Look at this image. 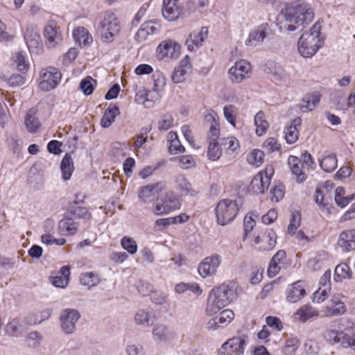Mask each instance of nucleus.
<instances>
[{
  "label": "nucleus",
  "instance_id": "obj_1",
  "mask_svg": "<svg viewBox=\"0 0 355 355\" xmlns=\"http://www.w3.org/2000/svg\"><path fill=\"white\" fill-rule=\"evenodd\" d=\"M281 16L283 20L280 22V28L294 31L311 21L314 12L309 3L302 0H297L283 10Z\"/></svg>",
  "mask_w": 355,
  "mask_h": 355
},
{
  "label": "nucleus",
  "instance_id": "obj_2",
  "mask_svg": "<svg viewBox=\"0 0 355 355\" xmlns=\"http://www.w3.org/2000/svg\"><path fill=\"white\" fill-rule=\"evenodd\" d=\"M236 297L235 291L227 284L212 288L205 309L207 315H212L227 306Z\"/></svg>",
  "mask_w": 355,
  "mask_h": 355
},
{
  "label": "nucleus",
  "instance_id": "obj_3",
  "mask_svg": "<svg viewBox=\"0 0 355 355\" xmlns=\"http://www.w3.org/2000/svg\"><path fill=\"white\" fill-rule=\"evenodd\" d=\"M320 24L315 23L309 31L301 35L298 42V50L303 57H312L322 46L320 39Z\"/></svg>",
  "mask_w": 355,
  "mask_h": 355
},
{
  "label": "nucleus",
  "instance_id": "obj_4",
  "mask_svg": "<svg viewBox=\"0 0 355 355\" xmlns=\"http://www.w3.org/2000/svg\"><path fill=\"white\" fill-rule=\"evenodd\" d=\"M97 33L103 42L110 43L120 31V25L116 15L110 11L103 13L100 17Z\"/></svg>",
  "mask_w": 355,
  "mask_h": 355
},
{
  "label": "nucleus",
  "instance_id": "obj_5",
  "mask_svg": "<svg viewBox=\"0 0 355 355\" xmlns=\"http://www.w3.org/2000/svg\"><path fill=\"white\" fill-rule=\"evenodd\" d=\"M215 211L218 223L225 225L232 222L237 215L239 204L236 200H222L218 203Z\"/></svg>",
  "mask_w": 355,
  "mask_h": 355
},
{
  "label": "nucleus",
  "instance_id": "obj_6",
  "mask_svg": "<svg viewBox=\"0 0 355 355\" xmlns=\"http://www.w3.org/2000/svg\"><path fill=\"white\" fill-rule=\"evenodd\" d=\"M61 78L60 70L54 67L42 69L40 73L39 87L42 91H51L58 86Z\"/></svg>",
  "mask_w": 355,
  "mask_h": 355
},
{
  "label": "nucleus",
  "instance_id": "obj_7",
  "mask_svg": "<svg viewBox=\"0 0 355 355\" xmlns=\"http://www.w3.org/2000/svg\"><path fill=\"white\" fill-rule=\"evenodd\" d=\"M80 318V313L76 309H65L60 312V322L62 330L66 334L75 332L77 322Z\"/></svg>",
  "mask_w": 355,
  "mask_h": 355
},
{
  "label": "nucleus",
  "instance_id": "obj_8",
  "mask_svg": "<svg viewBox=\"0 0 355 355\" xmlns=\"http://www.w3.org/2000/svg\"><path fill=\"white\" fill-rule=\"evenodd\" d=\"M273 174V169L270 166L265 172H259L251 180L249 189L257 194H262L268 189L270 178Z\"/></svg>",
  "mask_w": 355,
  "mask_h": 355
},
{
  "label": "nucleus",
  "instance_id": "obj_9",
  "mask_svg": "<svg viewBox=\"0 0 355 355\" xmlns=\"http://www.w3.org/2000/svg\"><path fill=\"white\" fill-rule=\"evenodd\" d=\"M251 73L250 63L243 60L236 62L228 71L229 78L234 83H239L249 78Z\"/></svg>",
  "mask_w": 355,
  "mask_h": 355
},
{
  "label": "nucleus",
  "instance_id": "obj_10",
  "mask_svg": "<svg viewBox=\"0 0 355 355\" xmlns=\"http://www.w3.org/2000/svg\"><path fill=\"white\" fill-rule=\"evenodd\" d=\"M162 204L157 203L153 210L156 215L168 214L170 211L178 209L180 207L178 198L173 191H167L162 199Z\"/></svg>",
  "mask_w": 355,
  "mask_h": 355
},
{
  "label": "nucleus",
  "instance_id": "obj_11",
  "mask_svg": "<svg viewBox=\"0 0 355 355\" xmlns=\"http://www.w3.org/2000/svg\"><path fill=\"white\" fill-rule=\"evenodd\" d=\"M220 257L218 254H213L205 258L198 265V270L200 275L205 278L214 275L220 264Z\"/></svg>",
  "mask_w": 355,
  "mask_h": 355
},
{
  "label": "nucleus",
  "instance_id": "obj_12",
  "mask_svg": "<svg viewBox=\"0 0 355 355\" xmlns=\"http://www.w3.org/2000/svg\"><path fill=\"white\" fill-rule=\"evenodd\" d=\"M44 36L46 40V43L49 48H54L62 40L60 28L54 21H48L44 30Z\"/></svg>",
  "mask_w": 355,
  "mask_h": 355
},
{
  "label": "nucleus",
  "instance_id": "obj_13",
  "mask_svg": "<svg viewBox=\"0 0 355 355\" xmlns=\"http://www.w3.org/2000/svg\"><path fill=\"white\" fill-rule=\"evenodd\" d=\"M245 344L244 338L234 337L222 345L220 354L227 352L228 355H242L244 352Z\"/></svg>",
  "mask_w": 355,
  "mask_h": 355
},
{
  "label": "nucleus",
  "instance_id": "obj_14",
  "mask_svg": "<svg viewBox=\"0 0 355 355\" xmlns=\"http://www.w3.org/2000/svg\"><path fill=\"white\" fill-rule=\"evenodd\" d=\"M180 46L172 40L162 42L157 49V56L160 59L177 58L180 54Z\"/></svg>",
  "mask_w": 355,
  "mask_h": 355
},
{
  "label": "nucleus",
  "instance_id": "obj_15",
  "mask_svg": "<svg viewBox=\"0 0 355 355\" xmlns=\"http://www.w3.org/2000/svg\"><path fill=\"white\" fill-rule=\"evenodd\" d=\"M174 336L173 331L164 324H156L152 329V337L156 343H168Z\"/></svg>",
  "mask_w": 355,
  "mask_h": 355
},
{
  "label": "nucleus",
  "instance_id": "obj_16",
  "mask_svg": "<svg viewBox=\"0 0 355 355\" xmlns=\"http://www.w3.org/2000/svg\"><path fill=\"white\" fill-rule=\"evenodd\" d=\"M208 29L203 26L200 31H194L189 35L186 40V45L189 51H195L202 45L207 37Z\"/></svg>",
  "mask_w": 355,
  "mask_h": 355
},
{
  "label": "nucleus",
  "instance_id": "obj_17",
  "mask_svg": "<svg viewBox=\"0 0 355 355\" xmlns=\"http://www.w3.org/2000/svg\"><path fill=\"white\" fill-rule=\"evenodd\" d=\"M166 187L165 182H159L141 187L138 197L139 200L146 202L150 200L153 197L161 192Z\"/></svg>",
  "mask_w": 355,
  "mask_h": 355
},
{
  "label": "nucleus",
  "instance_id": "obj_18",
  "mask_svg": "<svg viewBox=\"0 0 355 355\" xmlns=\"http://www.w3.org/2000/svg\"><path fill=\"white\" fill-rule=\"evenodd\" d=\"M347 337L348 334L335 329H328L324 334V338L329 345L339 344L343 348H347Z\"/></svg>",
  "mask_w": 355,
  "mask_h": 355
},
{
  "label": "nucleus",
  "instance_id": "obj_19",
  "mask_svg": "<svg viewBox=\"0 0 355 355\" xmlns=\"http://www.w3.org/2000/svg\"><path fill=\"white\" fill-rule=\"evenodd\" d=\"M78 227L79 223L65 214L64 218L58 223V232L61 235L73 236L78 232Z\"/></svg>",
  "mask_w": 355,
  "mask_h": 355
},
{
  "label": "nucleus",
  "instance_id": "obj_20",
  "mask_svg": "<svg viewBox=\"0 0 355 355\" xmlns=\"http://www.w3.org/2000/svg\"><path fill=\"white\" fill-rule=\"evenodd\" d=\"M288 164L293 175L295 176L296 182L302 183L306 179V175L303 171V164L298 157L290 155L288 159Z\"/></svg>",
  "mask_w": 355,
  "mask_h": 355
},
{
  "label": "nucleus",
  "instance_id": "obj_21",
  "mask_svg": "<svg viewBox=\"0 0 355 355\" xmlns=\"http://www.w3.org/2000/svg\"><path fill=\"white\" fill-rule=\"evenodd\" d=\"M267 26V24H263L251 31L245 44L252 46H256L261 44L266 37Z\"/></svg>",
  "mask_w": 355,
  "mask_h": 355
},
{
  "label": "nucleus",
  "instance_id": "obj_22",
  "mask_svg": "<svg viewBox=\"0 0 355 355\" xmlns=\"http://www.w3.org/2000/svg\"><path fill=\"white\" fill-rule=\"evenodd\" d=\"M191 64L189 63L188 56L181 60L178 67H176L171 75V79L174 83H180L184 81L185 75L187 71L190 69Z\"/></svg>",
  "mask_w": 355,
  "mask_h": 355
},
{
  "label": "nucleus",
  "instance_id": "obj_23",
  "mask_svg": "<svg viewBox=\"0 0 355 355\" xmlns=\"http://www.w3.org/2000/svg\"><path fill=\"white\" fill-rule=\"evenodd\" d=\"M302 124V119L300 117L294 119L291 123L284 129L285 139L288 144H294L299 137L298 128Z\"/></svg>",
  "mask_w": 355,
  "mask_h": 355
},
{
  "label": "nucleus",
  "instance_id": "obj_24",
  "mask_svg": "<svg viewBox=\"0 0 355 355\" xmlns=\"http://www.w3.org/2000/svg\"><path fill=\"white\" fill-rule=\"evenodd\" d=\"M338 244L345 251L355 249V230H348L340 233Z\"/></svg>",
  "mask_w": 355,
  "mask_h": 355
},
{
  "label": "nucleus",
  "instance_id": "obj_25",
  "mask_svg": "<svg viewBox=\"0 0 355 355\" xmlns=\"http://www.w3.org/2000/svg\"><path fill=\"white\" fill-rule=\"evenodd\" d=\"M178 0H164L162 15L168 21H174L180 15V10L177 6Z\"/></svg>",
  "mask_w": 355,
  "mask_h": 355
},
{
  "label": "nucleus",
  "instance_id": "obj_26",
  "mask_svg": "<svg viewBox=\"0 0 355 355\" xmlns=\"http://www.w3.org/2000/svg\"><path fill=\"white\" fill-rule=\"evenodd\" d=\"M145 284H141V288L139 287V291L143 295H148L150 294V300L153 303L157 304V305H163L166 302L167 295L162 292V291H152V286L146 284V291H144V287Z\"/></svg>",
  "mask_w": 355,
  "mask_h": 355
},
{
  "label": "nucleus",
  "instance_id": "obj_27",
  "mask_svg": "<svg viewBox=\"0 0 355 355\" xmlns=\"http://www.w3.org/2000/svg\"><path fill=\"white\" fill-rule=\"evenodd\" d=\"M263 71L266 73L270 75L275 80H282L286 77V72L282 67L272 60L266 63Z\"/></svg>",
  "mask_w": 355,
  "mask_h": 355
},
{
  "label": "nucleus",
  "instance_id": "obj_28",
  "mask_svg": "<svg viewBox=\"0 0 355 355\" xmlns=\"http://www.w3.org/2000/svg\"><path fill=\"white\" fill-rule=\"evenodd\" d=\"M24 40L29 50L38 49L42 45L41 37L37 31L33 26L26 29Z\"/></svg>",
  "mask_w": 355,
  "mask_h": 355
},
{
  "label": "nucleus",
  "instance_id": "obj_29",
  "mask_svg": "<svg viewBox=\"0 0 355 355\" xmlns=\"http://www.w3.org/2000/svg\"><path fill=\"white\" fill-rule=\"evenodd\" d=\"M306 294V290L301 285V282H295L291 288L288 290L287 300L291 303H296L303 298Z\"/></svg>",
  "mask_w": 355,
  "mask_h": 355
},
{
  "label": "nucleus",
  "instance_id": "obj_30",
  "mask_svg": "<svg viewBox=\"0 0 355 355\" xmlns=\"http://www.w3.org/2000/svg\"><path fill=\"white\" fill-rule=\"evenodd\" d=\"M295 315L299 321L306 322L309 320L318 316L319 312L310 304H304L297 310Z\"/></svg>",
  "mask_w": 355,
  "mask_h": 355
},
{
  "label": "nucleus",
  "instance_id": "obj_31",
  "mask_svg": "<svg viewBox=\"0 0 355 355\" xmlns=\"http://www.w3.org/2000/svg\"><path fill=\"white\" fill-rule=\"evenodd\" d=\"M154 314L148 310L139 309L135 315V322L137 325L150 327L154 322Z\"/></svg>",
  "mask_w": 355,
  "mask_h": 355
},
{
  "label": "nucleus",
  "instance_id": "obj_32",
  "mask_svg": "<svg viewBox=\"0 0 355 355\" xmlns=\"http://www.w3.org/2000/svg\"><path fill=\"white\" fill-rule=\"evenodd\" d=\"M66 214L74 220L78 218L87 221L92 218L91 212L85 207L71 206Z\"/></svg>",
  "mask_w": 355,
  "mask_h": 355
},
{
  "label": "nucleus",
  "instance_id": "obj_33",
  "mask_svg": "<svg viewBox=\"0 0 355 355\" xmlns=\"http://www.w3.org/2000/svg\"><path fill=\"white\" fill-rule=\"evenodd\" d=\"M320 100V94L318 93H313L306 94L302 99V103L300 105V109L302 112H308L312 111L315 106L319 103Z\"/></svg>",
  "mask_w": 355,
  "mask_h": 355
},
{
  "label": "nucleus",
  "instance_id": "obj_34",
  "mask_svg": "<svg viewBox=\"0 0 355 355\" xmlns=\"http://www.w3.org/2000/svg\"><path fill=\"white\" fill-rule=\"evenodd\" d=\"M119 114L120 111L119 107L114 105L110 104L102 116L101 120V126L105 128L110 127L114 121L115 117Z\"/></svg>",
  "mask_w": 355,
  "mask_h": 355
},
{
  "label": "nucleus",
  "instance_id": "obj_35",
  "mask_svg": "<svg viewBox=\"0 0 355 355\" xmlns=\"http://www.w3.org/2000/svg\"><path fill=\"white\" fill-rule=\"evenodd\" d=\"M73 162L70 153H66L60 164L62 177L64 180H69L73 171Z\"/></svg>",
  "mask_w": 355,
  "mask_h": 355
},
{
  "label": "nucleus",
  "instance_id": "obj_36",
  "mask_svg": "<svg viewBox=\"0 0 355 355\" xmlns=\"http://www.w3.org/2000/svg\"><path fill=\"white\" fill-rule=\"evenodd\" d=\"M331 305L327 306L324 309L325 316L331 317L334 315H340L345 313L346 306L344 302L340 300H331Z\"/></svg>",
  "mask_w": 355,
  "mask_h": 355
},
{
  "label": "nucleus",
  "instance_id": "obj_37",
  "mask_svg": "<svg viewBox=\"0 0 355 355\" xmlns=\"http://www.w3.org/2000/svg\"><path fill=\"white\" fill-rule=\"evenodd\" d=\"M277 236L272 230H267L262 235L263 244L259 246L261 250H270L276 245Z\"/></svg>",
  "mask_w": 355,
  "mask_h": 355
},
{
  "label": "nucleus",
  "instance_id": "obj_38",
  "mask_svg": "<svg viewBox=\"0 0 355 355\" xmlns=\"http://www.w3.org/2000/svg\"><path fill=\"white\" fill-rule=\"evenodd\" d=\"M150 95V92L145 89H139L135 95V101L138 104L144 105L146 108H150L154 106V101L152 99L153 96Z\"/></svg>",
  "mask_w": 355,
  "mask_h": 355
},
{
  "label": "nucleus",
  "instance_id": "obj_39",
  "mask_svg": "<svg viewBox=\"0 0 355 355\" xmlns=\"http://www.w3.org/2000/svg\"><path fill=\"white\" fill-rule=\"evenodd\" d=\"M13 64H16V67L20 72H26L28 71L29 65L26 60V53L23 51H19L14 53L10 59Z\"/></svg>",
  "mask_w": 355,
  "mask_h": 355
},
{
  "label": "nucleus",
  "instance_id": "obj_40",
  "mask_svg": "<svg viewBox=\"0 0 355 355\" xmlns=\"http://www.w3.org/2000/svg\"><path fill=\"white\" fill-rule=\"evenodd\" d=\"M176 182L178 187L182 192V195L195 196L197 192L193 189L190 182L182 175H179L177 178Z\"/></svg>",
  "mask_w": 355,
  "mask_h": 355
},
{
  "label": "nucleus",
  "instance_id": "obj_41",
  "mask_svg": "<svg viewBox=\"0 0 355 355\" xmlns=\"http://www.w3.org/2000/svg\"><path fill=\"white\" fill-rule=\"evenodd\" d=\"M73 36L76 42L85 46L89 44L93 40L91 35L83 27H79L73 30Z\"/></svg>",
  "mask_w": 355,
  "mask_h": 355
},
{
  "label": "nucleus",
  "instance_id": "obj_42",
  "mask_svg": "<svg viewBox=\"0 0 355 355\" xmlns=\"http://www.w3.org/2000/svg\"><path fill=\"white\" fill-rule=\"evenodd\" d=\"M254 124L257 127L256 133L257 135L261 136L264 134L269 125L268 121L265 119V114L263 112L259 111L254 116Z\"/></svg>",
  "mask_w": 355,
  "mask_h": 355
},
{
  "label": "nucleus",
  "instance_id": "obj_43",
  "mask_svg": "<svg viewBox=\"0 0 355 355\" xmlns=\"http://www.w3.org/2000/svg\"><path fill=\"white\" fill-rule=\"evenodd\" d=\"M337 158L334 154L324 157L320 161V166L321 168L327 173L332 172L337 167Z\"/></svg>",
  "mask_w": 355,
  "mask_h": 355
},
{
  "label": "nucleus",
  "instance_id": "obj_44",
  "mask_svg": "<svg viewBox=\"0 0 355 355\" xmlns=\"http://www.w3.org/2000/svg\"><path fill=\"white\" fill-rule=\"evenodd\" d=\"M80 282L81 284L90 288L98 285L100 282V278L97 274L93 272H85L80 275Z\"/></svg>",
  "mask_w": 355,
  "mask_h": 355
},
{
  "label": "nucleus",
  "instance_id": "obj_45",
  "mask_svg": "<svg viewBox=\"0 0 355 355\" xmlns=\"http://www.w3.org/2000/svg\"><path fill=\"white\" fill-rule=\"evenodd\" d=\"M352 271L350 268L346 263L338 265L335 268V280L340 282L343 279H350Z\"/></svg>",
  "mask_w": 355,
  "mask_h": 355
},
{
  "label": "nucleus",
  "instance_id": "obj_46",
  "mask_svg": "<svg viewBox=\"0 0 355 355\" xmlns=\"http://www.w3.org/2000/svg\"><path fill=\"white\" fill-rule=\"evenodd\" d=\"M263 151L259 149H255L248 154L247 157V160L250 164L255 167H258L263 163Z\"/></svg>",
  "mask_w": 355,
  "mask_h": 355
},
{
  "label": "nucleus",
  "instance_id": "obj_47",
  "mask_svg": "<svg viewBox=\"0 0 355 355\" xmlns=\"http://www.w3.org/2000/svg\"><path fill=\"white\" fill-rule=\"evenodd\" d=\"M25 125L27 130L31 133H35L40 127V123L37 117L29 112L26 116Z\"/></svg>",
  "mask_w": 355,
  "mask_h": 355
},
{
  "label": "nucleus",
  "instance_id": "obj_48",
  "mask_svg": "<svg viewBox=\"0 0 355 355\" xmlns=\"http://www.w3.org/2000/svg\"><path fill=\"white\" fill-rule=\"evenodd\" d=\"M222 155V149L219 146L218 141H209L207 156L211 161L218 160Z\"/></svg>",
  "mask_w": 355,
  "mask_h": 355
},
{
  "label": "nucleus",
  "instance_id": "obj_49",
  "mask_svg": "<svg viewBox=\"0 0 355 355\" xmlns=\"http://www.w3.org/2000/svg\"><path fill=\"white\" fill-rule=\"evenodd\" d=\"M96 85V80L91 76H87L80 83V89L85 95H90L93 93L94 85Z\"/></svg>",
  "mask_w": 355,
  "mask_h": 355
},
{
  "label": "nucleus",
  "instance_id": "obj_50",
  "mask_svg": "<svg viewBox=\"0 0 355 355\" xmlns=\"http://www.w3.org/2000/svg\"><path fill=\"white\" fill-rule=\"evenodd\" d=\"M121 245L130 254H135L137 252V244L132 238L123 237L121 240Z\"/></svg>",
  "mask_w": 355,
  "mask_h": 355
},
{
  "label": "nucleus",
  "instance_id": "obj_51",
  "mask_svg": "<svg viewBox=\"0 0 355 355\" xmlns=\"http://www.w3.org/2000/svg\"><path fill=\"white\" fill-rule=\"evenodd\" d=\"M300 345V341L297 337H292L286 342L282 352L285 355H292L295 352Z\"/></svg>",
  "mask_w": 355,
  "mask_h": 355
},
{
  "label": "nucleus",
  "instance_id": "obj_52",
  "mask_svg": "<svg viewBox=\"0 0 355 355\" xmlns=\"http://www.w3.org/2000/svg\"><path fill=\"white\" fill-rule=\"evenodd\" d=\"M264 150L271 153L274 151H278L281 148V144L278 142L277 139L274 137L268 138L263 144Z\"/></svg>",
  "mask_w": 355,
  "mask_h": 355
},
{
  "label": "nucleus",
  "instance_id": "obj_53",
  "mask_svg": "<svg viewBox=\"0 0 355 355\" xmlns=\"http://www.w3.org/2000/svg\"><path fill=\"white\" fill-rule=\"evenodd\" d=\"M301 223V214L299 211H295L292 214V217L290 220V224L288 227V232L290 234H294L300 225Z\"/></svg>",
  "mask_w": 355,
  "mask_h": 355
},
{
  "label": "nucleus",
  "instance_id": "obj_54",
  "mask_svg": "<svg viewBox=\"0 0 355 355\" xmlns=\"http://www.w3.org/2000/svg\"><path fill=\"white\" fill-rule=\"evenodd\" d=\"M252 215V213L246 215L243 220L244 241L246 239L247 235L253 230L254 227L256 225L255 220L254 219Z\"/></svg>",
  "mask_w": 355,
  "mask_h": 355
},
{
  "label": "nucleus",
  "instance_id": "obj_55",
  "mask_svg": "<svg viewBox=\"0 0 355 355\" xmlns=\"http://www.w3.org/2000/svg\"><path fill=\"white\" fill-rule=\"evenodd\" d=\"M220 146H223L226 149L234 152L239 148V142L234 137H227L220 140Z\"/></svg>",
  "mask_w": 355,
  "mask_h": 355
},
{
  "label": "nucleus",
  "instance_id": "obj_56",
  "mask_svg": "<svg viewBox=\"0 0 355 355\" xmlns=\"http://www.w3.org/2000/svg\"><path fill=\"white\" fill-rule=\"evenodd\" d=\"M335 202L339 207L343 208L349 204V200L345 197L344 188L339 187L335 191Z\"/></svg>",
  "mask_w": 355,
  "mask_h": 355
},
{
  "label": "nucleus",
  "instance_id": "obj_57",
  "mask_svg": "<svg viewBox=\"0 0 355 355\" xmlns=\"http://www.w3.org/2000/svg\"><path fill=\"white\" fill-rule=\"evenodd\" d=\"M234 312L230 309H225L222 311L219 315L216 316L220 324H227L230 323L234 318Z\"/></svg>",
  "mask_w": 355,
  "mask_h": 355
},
{
  "label": "nucleus",
  "instance_id": "obj_58",
  "mask_svg": "<svg viewBox=\"0 0 355 355\" xmlns=\"http://www.w3.org/2000/svg\"><path fill=\"white\" fill-rule=\"evenodd\" d=\"M153 79L154 82L153 89L154 92L157 93L159 90L162 89L165 85L164 76L162 73L157 71L156 73H153Z\"/></svg>",
  "mask_w": 355,
  "mask_h": 355
},
{
  "label": "nucleus",
  "instance_id": "obj_59",
  "mask_svg": "<svg viewBox=\"0 0 355 355\" xmlns=\"http://www.w3.org/2000/svg\"><path fill=\"white\" fill-rule=\"evenodd\" d=\"M220 134L219 123L214 119L210 125L208 139L209 141H217Z\"/></svg>",
  "mask_w": 355,
  "mask_h": 355
},
{
  "label": "nucleus",
  "instance_id": "obj_60",
  "mask_svg": "<svg viewBox=\"0 0 355 355\" xmlns=\"http://www.w3.org/2000/svg\"><path fill=\"white\" fill-rule=\"evenodd\" d=\"M173 118L170 114H164L158 123V129L160 131H166L172 127Z\"/></svg>",
  "mask_w": 355,
  "mask_h": 355
},
{
  "label": "nucleus",
  "instance_id": "obj_61",
  "mask_svg": "<svg viewBox=\"0 0 355 355\" xmlns=\"http://www.w3.org/2000/svg\"><path fill=\"white\" fill-rule=\"evenodd\" d=\"M223 113L226 120L235 127V107L232 105L225 106Z\"/></svg>",
  "mask_w": 355,
  "mask_h": 355
},
{
  "label": "nucleus",
  "instance_id": "obj_62",
  "mask_svg": "<svg viewBox=\"0 0 355 355\" xmlns=\"http://www.w3.org/2000/svg\"><path fill=\"white\" fill-rule=\"evenodd\" d=\"M331 290V287H320L319 289L313 293V301L317 303L323 302Z\"/></svg>",
  "mask_w": 355,
  "mask_h": 355
},
{
  "label": "nucleus",
  "instance_id": "obj_63",
  "mask_svg": "<svg viewBox=\"0 0 355 355\" xmlns=\"http://www.w3.org/2000/svg\"><path fill=\"white\" fill-rule=\"evenodd\" d=\"M180 167L184 169L190 168L195 165L194 159L189 155H183L177 157Z\"/></svg>",
  "mask_w": 355,
  "mask_h": 355
},
{
  "label": "nucleus",
  "instance_id": "obj_64",
  "mask_svg": "<svg viewBox=\"0 0 355 355\" xmlns=\"http://www.w3.org/2000/svg\"><path fill=\"white\" fill-rule=\"evenodd\" d=\"M128 355H145L144 347L141 345L129 344L125 347Z\"/></svg>",
  "mask_w": 355,
  "mask_h": 355
}]
</instances>
